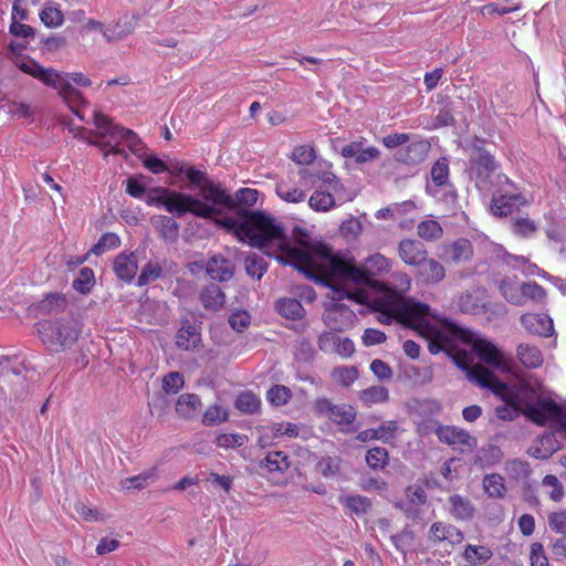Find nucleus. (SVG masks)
I'll return each mask as SVG.
<instances>
[{
	"label": "nucleus",
	"instance_id": "nucleus-33",
	"mask_svg": "<svg viewBox=\"0 0 566 566\" xmlns=\"http://www.w3.org/2000/svg\"><path fill=\"white\" fill-rule=\"evenodd\" d=\"M458 307L464 314H480L484 312L485 304L483 297L479 296L475 292L467 291L460 295Z\"/></svg>",
	"mask_w": 566,
	"mask_h": 566
},
{
	"label": "nucleus",
	"instance_id": "nucleus-13",
	"mask_svg": "<svg viewBox=\"0 0 566 566\" xmlns=\"http://www.w3.org/2000/svg\"><path fill=\"white\" fill-rule=\"evenodd\" d=\"M365 143L366 140L364 138L352 142L342 148L340 155L347 159L353 158L356 165H364L377 160L380 157L379 149L374 146L365 147Z\"/></svg>",
	"mask_w": 566,
	"mask_h": 566
},
{
	"label": "nucleus",
	"instance_id": "nucleus-37",
	"mask_svg": "<svg viewBox=\"0 0 566 566\" xmlns=\"http://www.w3.org/2000/svg\"><path fill=\"white\" fill-rule=\"evenodd\" d=\"M448 254L454 263L464 262L473 254L472 243L467 239H459L449 247Z\"/></svg>",
	"mask_w": 566,
	"mask_h": 566
},
{
	"label": "nucleus",
	"instance_id": "nucleus-31",
	"mask_svg": "<svg viewBox=\"0 0 566 566\" xmlns=\"http://www.w3.org/2000/svg\"><path fill=\"white\" fill-rule=\"evenodd\" d=\"M200 301L206 310L218 311L226 302V295L217 284L207 285L200 293Z\"/></svg>",
	"mask_w": 566,
	"mask_h": 566
},
{
	"label": "nucleus",
	"instance_id": "nucleus-2",
	"mask_svg": "<svg viewBox=\"0 0 566 566\" xmlns=\"http://www.w3.org/2000/svg\"><path fill=\"white\" fill-rule=\"evenodd\" d=\"M259 192L255 189L242 188L240 189L235 198H233L235 206L231 210H235V217H227L216 222L228 231H232L239 241L248 243L250 247L263 251L266 255L273 256L274 252H280L276 256H284L285 260L291 261L290 256L282 250L276 249L272 245L259 248L251 244L254 237L266 238V232L259 230L258 226H254L256 220L255 216H262L269 222L275 227H279L282 232L286 235L282 224L277 223L274 218L268 216L262 211L249 210L247 207L253 206L258 200ZM229 209H226L228 211Z\"/></svg>",
	"mask_w": 566,
	"mask_h": 566
},
{
	"label": "nucleus",
	"instance_id": "nucleus-64",
	"mask_svg": "<svg viewBox=\"0 0 566 566\" xmlns=\"http://www.w3.org/2000/svg\"><path fill=\"white\" fill-rule=\"evenodd\" d=\"M143 165L153 174H160L167 170V164L156 155L143 153L138 157Z\"/></svg>",
	"mask_w": 566,
	"mask_h": 566
},
{
	"label": "nucleus",
	"instance_id": "nucleus-44",
	"mask_svg": "<svg viewBox=\"0 0 566 566\" xmlns=\"http://www.w3.org/2000/svg\"><path fill=\"white\" fill-rule=\"evenodd\" d=\"M95 284L94 271L87 266L80 270L78 276L73 281L72 286L75 291L87 294Z\"/></svg>",
	"mask_w": 566,
	"mask_h": 566
},
{
	"label": "nucleus",
	"instance_id": "nucleus-47",
	"mask_svg": "<svg viewBox=\"0 0 566 566\" xmlns=\"http://www.w3.org/2000/svg\"><path fill=\"white\" fill-rule=\"evenodd\" d=\"M119 244H120V239L116 233L106 232L98 239L97 243H95L91 248L88 253H93L95 255H101L109 249H115V248L119 247Z\"/></svg>",
	"mask_w": 566,
	"mask_h": 566
},
{
	"label": "nucleus",
	"instance_id": "nucleus-40",
	"mask_svg": "<svg viewBox=\"0 0 566 566\" xmlns=\"http://www.w3.org/2000/svg\"><path fill=\"white\" fill-rule=\"evenodd\" d=\"M483 489L485 493L493 499H502L506 491L503 476L496 473L486 474L484 476Z\"/></svg>",
	"mask_w": 566,
	"mask_h": 566
},
{
	"label": "nucleus",
	"instance_id": "nucleus-43",
	"mask_svg": "<svg viewBox=\"0 0 566 566\" xmlns=\"http://www.w3.org/2000/svg\"><path fill=\"white\" fill-rule=\"evenodd\" d=\"M308 206L315 211L325 212L335 206V199L329 192L316 190L310 197Z\"/></svg>",
	"mask_w": 566,
	"mask_h": 566
},
{
	"label": "nucleus",
	"instance_id": "nucleus-8",
	"mask_svg": "<svg viewBox=\"0 0 566 566\" xmlns=\"http://www.w3.org/2000/svg\"><path fill=\"white\" fill-rule=\"evenodd\" d=\"M94 125L97 132L90 130L91 137L104 139L109 137L111 139L123 140L127 144L128 148L137 156L145 153L146 145L132 129L125 128L120 125L115 124L111 117L99 112L94 113Z\"/></svg>",
	"mask_w": 566,
	"mask_h": 566
},
{
	"label": "nucleus",
	"instance_id": "nucleus-14",
	"mask_svg": "<svg viewBox=\"0 0 566 566\" xmlns=\"http://www.w3.org/2000/svg\"><path fill=\"white\" fill-rule=\"evenodd\" d=\"M431 145L426 139H419L400 148L395 154V159L406 165H418L427 158Z\"/></svg>",
	"mask_w": 566,
	"mask_h": 566
},
{
	"label": "nucleus",
	"instance_id": "nucleus-52",
	"mask_svg": "<svg viewBox=\"0 0 566 566\" xmlns=\"http://www.w3.org/2000/svg\"><path fill=\"white\" fill-rule=\"evenodd\" d=\"M40 19L48 28H56L63 24L64 15L62 11L54 7H45L40 12Z\"/></svg>",
	"mask_w": 566,
	"mask_h": 566
},
{
	"label": "nucleus",
	"instance_id": "nucleus-62",
	"mask_svg": "<svg viewBox=\"0 0 566 566\" xmlns=\"http://www.w3.org/2000/svg\"><path fill=\"white\" fill-rule=\"evenodd\" d=\"M339 338L333 331L324 332L318 336V348L325 353H336Z\"/></svg>",
	"mask_w": 566,
	"mask_h": 566
},
{
	"label": "nucleus",
	"instance_id": "nucleus-55",
	"mask_svg": "<svg viewBox=\"0 0 566 566\" xmlns=\"http://www.w3.org/2000/svg\"><path fill=\"white\" fill-rule=\"evenodd\" d=\"M184 385L185 379L179 371H170L163 378V390L166 394H177Z\"/></svg>",
	"mask_w": 566,
	"mask_h": 566
},
{
	"label": "nucleus",
	"instance_id": "nucleus-21",
	"mask_svg": "<svg viewBox=\"0 0 566 566\" xmlns=\"http://www.w3.org/2000/svg\"><path fill=\"white\" fill-rule=\"evenodd\" d=\"M495 395L500 396L505 401V405L495 408L497 418L512 421L522 413V399L510 394L507 384L506 388L501 394Z\"/></svg>",
	"mask_w": 566,
	"mask_h": 566
},
{
	"label": "nucleus",
	"instance_id": "nucleus-9",
	"mask_svg": "<svg viewBox=\"0 0 566 566\" xmlns=\"http://www.w3.org/2000/svg\"><path fill=\"white\" fill-rule=\"evenodd\" d=\"M469 166L476 177V185L488 188L494 184L500 165L494 156L484 147V140L475 138L470 148Z\"/></svg>",
	"mask_w": 566,
	"mask_h": 566
},
{
	"label": "nucleus",
	"instance_id": "nucleus-60",
	"mask_svg": "<svg viewBox=\"0 0 566 566\" xmlns=\"http://www.w3.org/2000/svg\"><path fill=\"white\" fill-rule=\"evenodd\" d=\"M463 556L468 562L478 559L479 562L484 563L492 557V552L485 546L468 545Z\"/></svg>",
	"mask_w": 566,
	"mask_h": 566
},
{
	"label": "nucleus",
	"instance_id": "nucleus-10",
	"mask_svg": "<svg viewBox=\"0 0 566 566\" xmlns=\"http://www.w3.org/2000/svg\"><path fill=\"white\" fill-rule=\"evenodd\" d=\"M315 410L318 415L326 416L340 426L352 424L356 419V410L353 406L346 403L334 405L327 398H318L315 401Z\"/></svg>",
	"mask_w": 566,
	"mask_h": 566
},
{
	"label": "nucleus",
	"instance_id": "nucleus-24",
	"mask_svg": "<svg viewBox=\"0 0 566 566\" xmlns=\"http://www.w3.org/2000/svg\"><path fill=\"white\" fill-rule=\"evenodd\" d=\"M504 453L499 446L486 444L476 450L473 458L474 465L490 468L502 461Z\"/></svg>",
	"mask_w": 566,
	"mask_h": 566
},
{
	"label": "nucleus",
	"instance_id": "nucleus-22",
	"mask_svg": "<svg viewBox=\"0 0 566 566\" xmlns=\"http://www.w3.org/2000/svg\"><path fill=\"white\" fill-rule=\"evenodd\" d=\"M524 203L525 200L521 195H499L493 196L490 208L494 216L506 217Z\"/></svg>",
	"mask_w": 566,
	"mask_h": 566
},
{
	"label": "nucleus",
	"instance_id": "nucleus-63",
	"mask_svg": "<svg viewBox=\"0 0 566 566\" xmlns=\"http://www.w3.org/2000/svg\"><path fill=\"white\" fill-rule=\"evenodd\" d=\"M145 178L143 175L128 178L126 180V192L133 198L142 199L146 192V186L143 182Z\"/></svg>",
	"mask_w": 566,
	"mask_h": 566
},
{
	"label": "nucleus",
	"instance_id": "nucleus-42",
	"mask_svg": "<svg viewBox=\"0 0 566 566\" xmlns=\"http://www.w3.org/2000/svg\"><path fill=\"white\" fill-rule=\"evenodd\" d=\"M365 459L370 469L381 471L389 463V453L385 448L375 447L367 451Z\"/></svg>",
	"mask_w": 566,
	"mask_h": 566
},
{
	"label": "nucleus",
	"instance_id": "nucleus-54",
	"mask_svg": "<svg viewBox=\"0 0 566 566\" xmlns=\"http://www.w3.org/2000/svg\"><path fill=\"white\" fill-rule=\"evenodd\" d=\"M163 269L158 263L148 262L137 279V285L144 286L161 276Z\"/></svg>",
	"mask_w": 566,
	"mask_h": 566
},
{
	"label": "nucleus",
	"instance_id": "nucleus-11",
	"mask_svg": "<svg viewBox=\"0 0 566 566\" xmlns=\"http://www.w3.org/2000/svg\"><path fill=\"white\" fill-rule=\"evenodd\" d=\"M326 306L323 314L324 324L333 332L344 331L353 321L354 312L337 300Z\"/></svg>",
	"mask_w": 566,
	"mask_h": 566
},
{
	"label": "nucleus",
	"instance_id": "nucleus-49",
	"mask_svg": "<svg viewBox=\"0 0 566 566\" xmlns=\"http://www.w3.org/2000/svg\"><path fill=\"white\" fill-rule=\"evenodd\" d=\"M345 505L352 513L363 515L371 509V501L363 495H350L345 499Z\"/></svg>",
	"mask_w": 566,
	"mask_h": 566
},
{
	"label": "nucleus",
	"instance_id": "nucleus-41",
	"mask_svg": "<svg viewBox=\"0 0 566 566\" xmlns=\"http://www.w3.org/2000/svg\"><path fill=\"white\" fill-rule=\"evenodd\" d=\"M360 401L366 406L385 402L389 399V391L384 386H371L359 392Z\"/></svg>",
	"mask_w": 566,
	"mask_h": 566
},
{
	"label": "nucleus",
	"instance_id": "nucleus-25",
	"mask_svg": "<svg viewBox=\"0 0 566 566\" xmlns=\"http://www.w3.org/2000/svg\"><path fill=\"white\" fill-rule=\"evenodd\" d=\"M397 429L398 427L396 421H388L380 424L377 429H367L360 431L356 439L360 442H367L370 440H381L382 442H388L395 437Z\"/></svg>",
	"mask_w": 566,
	"mask_h": 566
},
{
	"label": "nucleus",
	"instance_id": "nucleus-61",
	"mask_svg": "<svg viewBox=\"0 0 566 566\" xmlns=\"http://www.w3.org/2000/svg\"><path fill=\"white\" fill-rule=\"evenodd\" d=\"M153 478H154V470L148 471V472H143L138 475L123 480L122 486H123V489H126V490H132V489L142 490L148 484V481Z\"/></svg>",
	"mask_w": 566,
	"mask_h": 566
},
{
	"label": "nucleus",
	"instance_id": "nucleus-19",
	"mask_svg": "<svg viewBox=\"0 0 566 566\" xmlns=\"http://www.w3.org/2000/svg\"><path fill=\"white\" fill-rule=\"evenodd\" d=\"M427 192L443 205L444 209L450 213H455L460 208L459 195L451 182L446 186L427 187Z\"/></svg>",
	"mask_w": 566,
	"mask_h": 566
},
{
	"label": "nucleus",
	"instance_id": "nucleus-26",
	"mask_svg": "<svg viewBox=\"0 0 566 566\" xmlns=\"http://www.w3.org/2000/svg\"><path fill=\"white\" fill-rule=\"evenodd\" d=\"M201 399L196 394H181L176 402V412L184 419H193L200 411Z\"/></svg>",
	"mask_w": 566,
	"mask_h": 566
},
{
	"label": "nucleus",
	"instance_id": "nucleus-5",
	"mask_svg": "<svg viewBox=\"0 0 566 566\" xmlns=\"http://www.w3.org/2000/svg\"><path fill=\"white\" fill-rule=\"evenodd\" d=\"M36 326L42 344L51 353L72 348L82 333L80 323L74 318L42 321Z\"/></svg>",
	"mask_w": 566,
	"mask_h": 566
},
{
	"label": "nucleus",
	"instance_id": "nucleus-48",
	"mask_svg": "<svg viewBox=\"0 0 566 566\" xmlns=\"http://www.w3.org/2000/svg\"><path fill=\"white\" fill-rule=\"evenodd\" d=\"M522 294L524 298V305L526 304L527 301L542 303L547 295L545 289L536 282H523Z\"/></svg>",
	"mask_w": 566,
	"mask_h": 566
},
{
	"label": "nucleus",
	"instance_id": "nucleus-6",
	"mask_svg": "<svg viewBox=\"0 0 566 566\" xmlns=\"http://www.w3.org/2000/svg\"><path fill=\"white\" fill-rule=\"evenodd\" d=\"M150 192L159 193L154 197L148 195L145 199L148 206H163L165 209L177 218H181L187 213L192 216H208L210 211L207 207L200 205V202L192 198V195L169 190L164 187H155L150 189Z\"/></svg>",
	"mask_w": 566,
	"mask_h": 566
},
{
	"label": "nucleus",
	"instance_id": "nucleus-58",
	"mask_svg": "<svg viewBox=\"0 0 566 566\" xmlns=\"http://www.w3.org/2000/svg\"><path fill=\"white\" fill-rule=\"evenodd\" d=\"M316 470L325 478L335 476L339 472V460L332 457H325L317 462Z\"/></svg>",
	"mask_w": 566,
	"mask_h": 566
},
{
	"label": "nucleus",
	"instance_id": "nucleus-57",
	"mask_svg": "<svg viewBox=\"0 0 566 566\" xmlns=\"http://www.w3.org/2000/svg\"><path fill=\"white\" fill-rule=\"evenodd\" d=\"M316 157L315 150L308 145H301L294 148L291 159L300 165H310Z\"/></svg>",
	"mask_w": 566,
	"mask_h": 566
},
{
	"label": "nucleus",
	"instance_id": "nucleus-36",
	"mask_svg": "<svg viewBox=\"0 0 566 566\" xmlns=\"http://www.w3.org/2000/svg\"><path fill=\"white\" fill-rule=\"evenodd\" d=\"M290 467L287 455L282 451L270 452L261 462L260 468L268 469L270 472H284Z\"/></svg>",
	"mask_w": 566,
	"mask_h": 566
},
{
	"label": "nucleus",
	"instance_id": "nucleus-53",
	"mask_svg": "<svg viewBox=\"0 0 566 566\" xmlns=\"http://www.w3.org/2000/svg\"><path fill=\"white\" fill-rule=\"evenodd\" d=\"M38 80L59 92L65 81V77L54 69L43 67Z\"/></svg>",
	"mask_w": 566,
	"mask_h": 566
},
{
	"label": "nucleus",
	"instance_id": "nucleus-46",
	"mask_svg": "<svg viewBox=\"0 0 566 566\" xmlns=\"http://www.w3.org/2000/svg\"><path fill=\"white\" fill-rule=\"evenodd\" d=\"M418 235L427 241H434L442 237V228L436 220H426L417 227Z\"/></svg>",
	"mask_w": 566,
	"mask_h": 566
},
{
	"label": "nucleus",
	"instance_id": "nucleus-30",
	"mask_svg": "<svg viewBox=\"0 0 566 566\" xmlns=\"http://www.w3.org/2000/svg\"><path fill=\"white\" fill-rule=\"evenodd\" d=\"M516 354L521 364L530 369L541 367L544 360L542 352L535 345L520 344Z\"/></svg>",
	"mask_w": 566,
	"mask_h": 566
},
{
	"label": "nucleus",
	"instance_id": "nucleus-1",
	"mask_svg": "<svg viewBox=\"0 0 566 566\" xmlns=\"http://www.w3.org/2000/svg\"><path fill=\"white\" fill-rule=\"evenodd\" d=\"M255 218L254 226L266 232V238L254 237L251 244L259 248L272 245L284 251L291 261L285 260L284 256H276V261L292 265L308 280L328 287L331 290L328 297L332 300L347 298L364 303L366 292L358 286L370 285L374 276L390 270V261L380 253L366 258L361 265L350 264L326 244H314L307 239H297L296 243L292 244L279 227L271 224L262 216H255Z\"/></svg>",
	"mask_w": 566,
	"mask_h": 566
},
{
	"label": "nucleus",
	"instance_id": "nucleus-34",
	"mask_svg": "<svg viewBox=\"0 0 566 566\" xmlns=\"http://www.w3.org/2000/svg\"><path fill=\"white\" fill-rule=\"evenodd\" d=\"M268 269L269 263L266 262V260L254 252L249 253L244 258L245 273L254 280L260 281L266 273Z\"/></svg>",
	"mask_w": 566,
	"mask_h": 566
},
{
	"label": "nucleus",
	"instance_id": "nucleus-15",
	"mask_svg": "<svg viewBox=\"0 0 566 566\" xmlns=\"http://www.w3.org/2000/svg\"><path fill=\"white\" fill-rule=\"evenodd\" d=\"M444 276V266L434 259L426 258L416 266V279L421 284L434 285L441 282Z\"/></svg>",
	"mask_w": 566,
	"mask_h": 566
},
{
	"label": "nucleus",
	"instance_id": "nucleus-20",
	"mask_svg": "<svg viewBox=\"0 0 566 566\" xmlns=\"http://www.w3.org/2000/svg\"><path fill=\"white\" fill-rule=\"evenodd\" d=\"M113 270L118 280L130 283L138 270L136 254L134 252L118 254L114 260Z\"/></svg>",
	"mask_w": 566,
	"mask_h": 566
},
{
	"label": "nucleus",
	"instance_id": "nucleus-32",
	"mask_svg": "<svg viewBox=\"0 0 566 566\" xmlns=\"http://www.w3.org/2000/svg\"><path fill=\"white\" fill-rule=\"evenodd\" d=\"M275 310L277 313L287 319L297 321L304 317L305 308L301 302L296 298H280L275 303Z\"/></svg>",
	"mask_w": 566,
	"mask_h": 566
},
{
	"label": "nucleus",
	"instance_id": "nucleus-39",
	"mask_svg": "<svg viewBox=\"0 0 566 566\" xmlns=\"http://www.w3.org/2000/svg\"><path fill=\"white\" fill-rule=\"evenodd\" d=\"M261 406V400L256 395H254L252 391H243L238 395L234 407L248 415H253L259 411Z\"/></svg>",
	"mask_w": 566,
	"mask_h": 566
},
{
	"label": "nucleus",
	"instance_id": "nucleus-18",
	"mask_svg": "<svg viewBox=\"0 0 566 566\" xmlns=\"http://www.w3.org/2000/svg\"><path fill=\"white\" fill-rule=\"evenodd\" d=\"M206 271L212 280L227 282L234 275V265L229 259L216 254L208 260Z\"/></svg>",
	"mask_w": 566,
	"mask_h": 566
},
{
	"label": "nucleus",
	"instance_id": "nucleus-23",
	"mask_svg": "<svg viewBox=\"0 0 566 566\" xmlns=\"http://www.w3.org/2000/svg\"><path fill=\"white\" fill-rule=\"evenodd\" d=\"M201 342L200 327L189 321L182 322L176 335V345L182 350L198 347Z\"/></svg>",
	"mask_w": 566,
	"mask_h": 566
},
{
	"label": "nucleus",
	"instance_id": "nucleus-27",
	"mask_svg": "<svg viewBox=\"0 0 566 566\" xmlns=\"http://www.w3.org/2000/svg\"><path fill=\"white\" fill-rule=\"evenodd\" d=\"M151 223L160 237L168 243H175L179 237V224L168 216H154Z\"/></svg>",
	"mask_w": 566,
	"mask_h": 566
},
{
	"label": "nucleus",
	"instance_id": "nucleus-7",
	"mask_svg": "<svg viewBox=\"0 0 566 566\" xmlns=\"http://www.w3.org/2000/svg\"><path fill=\"white\" fill-rule=\"evenodd\" d=\"M461 337L472 346L473 363L471 366L481 365L488 368L497 379L500 378L494 374V370L510 371V365L505 360L503 353L494 344L480 338L470 331H461Z\"/></svg>",
	"mask_w": 566,
	"mask_h": 566
},
{
	"label": "nucleus",
	"instance_id": "nucleus-17",
	"mask_svg": "<svg viewBox=\"0 0 566 566\" xmlns=\"http://www.w3.org/2000/svg\"><path fill=\"white\" fill-rule=\"evenodd\" d=\"M520 322L528 333L534 335L548 337L554 331L553 319L546 314L526 313L520 317Z\"/></svg>",
	"mask_w": 566,
	"mask_h": 566
},
{
	"label": "nucleus",
	"instance_id": "nucleus-28",
	"mask_svg": "<svg viewBox=\"0 0 566 566\" xmlns=\"http://www.w3.org/2000/svg\"><path fill=\"white\" fill-rule=\"evenodd\" d=\"M67 306V298L62 293H50L41 300L34 307L40 315L57 314Z\"/></svg>",
	"mask_w": 566,
	"mask_h": 566
},
{
	"label": "nucleus",
	"instance_id": "nucleus-50",
	"mask_svg": "<svg viewBox=\"0 0 566 566\" xmlns=\"http://www.w3.org/2000/svg\"><path fill=\"white\" fill-rule=\"evenodd\" d=\"M248 437L245 434L239 433H220L216 438V444L219 448L223 449H234L242 447L248 442Z\"/></svg>",
	"mask_w": 566,
	"mask_h": 566
},
{
	"label": "nucleus",
	"instance_id": "nucleus-38",
	"mask_svg": "<svg viewBox=\"0 0 566 566\" xmlns=\"http://www.w3.org/2000/svg\"><path fill=\"white\" fill-rule=\"evenodd\" d=\"M430 175L432 185H427V187L446 186L447 184H450V170L448 159L446 157L439 158L432 165Z\"/></svg>",
	"mask_w": 566,
	"mask_h": 566
},
{
	"label": "nucleus",
	"instance_id": "nucleus-4",
	"mask_svg": "<svg viewBox=\"0 0 566 566\" xmlns=\"http://www.w3.org/2000/svg\"><path fill=\"white\" fill-rule=\"evenodd\" d=\"M185 176L192 186L199 188L198 193L192 195V198L210 210L208 216H196L197 218L214 220L222 216L226 209H232L235 206L233 197L220 184L210 180L206 172L188 166Z\"/></svg>",
	"mask_w": 566,
	"mask_h": 566
},
{
	"label": "nucleus",
	"instance_id": "nucleus-45",
	"mask_svg": "<svg viewBox=\"0 0 566 566\" xmlns=\"http://www.w3.org/2000/svg\"><path fill=\"white\" fill-rule=\"evenodd\" d=\"M275 192L282 200L291 203L302 202L306 198L305 191L296 187H291L286 182L277 184Z\"/></svg>",
	"mask_w": 566,
	"mask_h": 566
},
{
	"label": "nucleus",
	"instance_id": "nucleus-51",
	"mask_svg": "<svg viewBox=\"0 0 566 566\" xmlns=\"http://www.w3.org/2000/svg\"><path fill=\"white\" fill-rule=\"evenodd\" d=\"M291 389L283 385L272 386L266 394L268 400L275 406H283L291 399Z\"/></svg>",
	"mask_w": 566,
	"mask_h": 566
},
{
	"label": "nucleus",
	"instance_id": "nucleus-12",
	"mask_svg": "<svg viewBox=\"0 0 566 566\" xmlns=\"http://www.w3.org/2000/svg\"><path fill=\"white\" fill-rule=\"evenodd\" d=\"M436 434L441 442L448 446H465L469 450H473L478 446L475 437L455 426H439L436 429Z\"/></svg>",
	"mask_w": 566,
	"mask_h": 566
},
{
	"label": "nucleus",
	"instance_id": "nucleus-3",
	"mask_svg": "<svg viewBox=\"0 0 566 566\" xmlns=\"http://www.w3.org/2000/svg\"><path fill=\"white\" fill-rule=\"evenodd\" d=\"M428 350L432 355L446 353L452 363L465 374L467 379L480 388L489 389L493 394H501L506 388V382L497 379L488 368L481 365L471 366L473 355L467 350L454 349L449 347L446 342L436 339L429 340Z\"/></svg>",
	"mask_w": 566,
	"mask_h": 566
},
{
	"label": "nucleus",
	"instance_id": "nucleus-59",
	"mask_svg": "<svg viewBox=\"0 0 566 566\" xmlns=\"http://www.w3.org/2000/svg\"><path fill=\"white\" fill-rule=\"evenodd\" d=\"M536 224L533 220L518 217L512 220V230L520 237H528L536 231Z\"/></svg>",
	"mask_w": 566,
	"mask_h": 566
},
{
	"label": "nucleus",
	"instance_id": "nucleus-16",
	"mask_svg": "<svg viewBox=\"0 0 566 566\" xmlns=\"http://www.w3.org/2000/svg\"><path fill=\"white\" fill-rule=\"evenodd\" d=\"M427 253L424 244L416 239H403L398 244L399 258L415 268L427 258Z\"/></svg>",
	"mask_w": 566,
	"mask_h": 566
},
{
	"label": "nucleus",
	"instance_id": "nucleus-35",
	"mask_svg": "<svg viewBox=\"0 0 566 566\" xmlns=\"http://www.w3.org/2000/svg\"><path fill=\"white\" fill-rule=\"evenodd\" d=\"M500 292L503 297L511 304L523 306L524 298L522 294V283L502 280L500 282Z\"/></svg>",
	"mask_w": 566,
	"mask_h": 566
},
{
	"label": "nucleus",
	"instance_id": "nucleus-29",
	"mask_svg": "<svg viewBox=\"0 0 566 566\" xmlns=\"http://www.w3.org/2000/svg\"><path fill=\"white\" fill-rule=\"evenodd\" d=\"M451 505L450 513L457 520L470 521L473 518L475 507L469 499L453 494L448 499Z\"/></svg>",
	"mask_w": 566,
	"mask_h": 566
},
{
	"label": "nucleus",
	"instance_id": "nucleus-56",
	"mask_svg": "<svg viewBox=\"0 0 566 566\" xmlns=\"http://www.w3.org/2000/svg\"><path fill=\"white\" fill-rule=\"evenodd\" d=\"M334 379L344 387H349L358 377L356 367H339L333 370Z\"/></svg>",
	"mask_w": 566,
	"mask_h": 566
}]
</instances>
